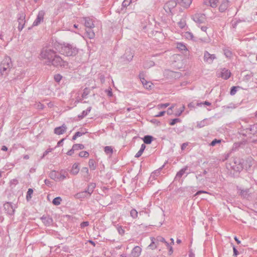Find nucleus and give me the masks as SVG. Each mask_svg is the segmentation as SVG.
Listing matches in <instances>:
<instances>
[{
    "label": "nucleus",
    "instance_id": "ea45409f",
    "mask_svg": "<svg viewBox=\"0 0 257 257\" xmlns=\"http://www.w3.org/2000/svg\"><path fill=\"white\" fill-rule=\"evenodd\" d=\"M220 142V140H217L215 139L211 142V145L212 146H214L216 143H219Z\"/></svg>",
    "mask_w": 257,
    "mask_h": 257
},
{
    "label": "nucleus",
    "instance_id": "f704fd0d",
    "mask_svg": "<svg viewBox=\"0 0 257 257\" xmlns=\"http://www.w3.org/2000/svg\"><path fill=\"white\" fill-rule=\"evenodd\" d=\"M236 91V87L235 86H233L231 88V91H230V94L231 95H234Z\"/></svg>",
    "mask_w": 257,
    "mask_h": 257
},
{
    "label": "nucleus",
    "instance_id": "4be33fe9",
    "mask_svg": "<svg viewBox=\"0 0 257 257\" xmlns=\"http://www.w3.org/2000/svg\"><path fill=\"white\" fill-rule=\"evenodd\" d=\"M170 104L168 103H165V104H158L157 106V108L158 109H165V108H166L167 107H168V106H169Z\"/></svg>",
    "mask_w": 257,
    "mask_h": 257
},
{
    "label": "nucleus",
    "instance_id": "c85d7f7f",
    "mask_svg": "<svg viewBox=\"0 0 257 257\" xmlns=\"http://www.w3.org/2000/svg\"><path fill=\"white\" fill-rule=\"evenodd\" d=\"M131 215L133 218H136L138 216V212L136 210L133 209L131 211Z\"/></svg>",
    "mask_w": 257,
    "mask_h": 257
},
{
    "label": "nucleus",
    "instance_id": "3c124183",
    "mask_svg": "<svg viewBox=\"0 0 257 257\" xmlns=\"http://www.w3.org/2000/svg\"><path fill=\"white\" fill-rule=\"evenodd\" d=\"M171 242L170 244L172 246V245L174 244V239L173 238H171Z\"/></svg>",
    "mask_w": 257,
    "mask_h": 257
},
{
    "label": "nucleus",
    "instance_id": "2f4dec72",
    "mask_svg": "<svg viewBox=\"0 0 257 257\" xmlns=\"http://www.w3.org/2000/svg\"><path fill=\"white\" fill-rule=\"evenodd\" d=\"M227 5L226 4H222L219 7V10L221 11H224L226 9Z\"/></svg>",
    "mask_w": 257,
    "mask_h": 257
},
{
    "label": "nucleus",
    "instance_id": "e433bc0d",
    "mask_svg": "<svg viewBox=\"0 0 257 257\" xmlns=\"http://www.w3.org/2000/svg\"><path fill=\"white\" fill-rule=\"evenodd\" d=\"M74 151L75 150H73V147H72V149L67 152V154L69 156H71L73 154Z\"/></svg>",
    "mask_w": 257,
    "mask_h": 257
},
{
    "label": "nucleus",
    "instance_id": "bb28decb",
    "mask_svg": "<svg viewBox=\"0 0 257 257\" xmlns=\"http://www.w3.org/2000/svg\"><path fill=\"white\" fill-rule=\"evenodd\" d=\"M87 34L90 39H92L94 37V33L92 32L90 29L87 31Z\"/></svg>",
    "mask_w": 257,
    "mask_h": 257
},
{
    "label": "nucleus",
    "instance_id": "f03ea898",
    "mask_svg": "<svg viewBox=\"0 0 257 257\" xmlns=\"http://www.w3.org/2000/svg\"><path fill=\"white\" fill-rule=\"evenodd\" d=\"M12 66L11 59L9 57H5L3 60L0 69L2 72H4L8 69H10Z\"/></svg>",
    "mask_w": 257,
    "mask_h": 257
},
{
    "label": "nucleus",
    "instance_id": "a18cd8bd",
    "mask_svg": "<svg viewBox=\"0 0 257 257\" xmlns=\"http://www.w3.org/2000/svg\"><path fill=\"white\" fill-rule=\"evenodd\" d=\"M233 252L235 256L236 257L238 253V251L235 247H233Z\"/></svg>",
    "mask_w": 257,
    "mask_h": 257
},
{
    "label": "nucleus",
    "instance_id": "5fc2aeb1",
    "mask_svg": "<svg viewBox=\"0 0 257 257\" xmlns=\"http://www.w3.org/2000/svg\"><path fill=\"white\" fill-rule=\"evenodd\" d=\"M89 242L91 244H92L93 246H95V243H94L93 241H91V240H89Z\"/></svg>",
    "mask_w": 257,
    "mask_h": 257
},
{
    "label": "nucleus",
    "instance_id": "cd10ccee",
    "mask_svg": "<svg viewBox=\"0 0 257 257\" xmlns=\"http://www.w3.org/2000/svg\"><path fill=\"white\" fill-rule=\"evenodd\" d=\"M62 76L60 74H56L54 76V79L57 82H60L62 79Z\"/></svg>",
    "mask_w": 257,
    "mask_h": 257
},
{
    "label": "nucleus",
    "instance_id": "dca6fc26",
    "mask_svg": "<svg viewBox=\"0 0 257 257\" xmlns=\"http://www.w3.org/2000/svg\"><path fill=\"white\" fill-rule=\"evenodd\" d=\"M145 148L146 146L144 144H142L140 151L136 154L135 157L137 158L140 157L142 155L143 152H144Z\"/></svg>",
    "mask_w": 257,
    "mask_h": 257
},
{
    "label": "nucleus",
    "instance_id": "de8ad7c7",
    "mask_svg": "<svg viewBox=\"0 0 257 257\" xmlns=\"http://www.w3.org/2000/svg\"><path fill=\"white\" fill-rule=\"evenodd\" d=\"M234 239L238 244L240 243V241H239L236 237H234Z\"/></svg>",
    "mask_w": 257,
    "mask_h": 257
},
{
    "label": "nucleus",
    "instance_id": "bf43d9fd",
    "mask_svg": "<svg viewBox=\"0 0 257 257\" xmlns=\"http://www.w3.org/2000/svg\"><path fill=\"white\" fill-rule=\"evenodd\" d=\"M25 159H28L29 157L28 156H26L25 157Z\"/></svg>",
    "mask_w": 257,
    "mask_h": 257
},
{
    "label": "nucleus",
    "instance_id": "58836bf2",
    "mask_svg": "<svg viewBox=\"0 0 257 257\" xmlns=\"http://www.w3.org/2000/svg\"><path fill=\"white\" fill-rule=\"evenodd\" d=\"M204 104L206 105H208V106H210V105H211V103H210L209 102H208V101H205V102H203V103H198V104H197V105H198V106H200V105H201V104Z\"/></svg>",
    "mask_w": 257,
    "mask_h": 257
},
{
    "label": "nucleus",
    "instance_id": "39448f33",
    "mask_svg": "<svg viewBox=\"0 0 257 257\" xmlns=\"http://www.w3.org/2000/svg\"><path fill=\"white\" fill-rule=\"evenodd\" d=\"M62 63L63 61L62 59L59 56L55 54V56L52 59L50 64L56 66H58L62 65Z\"/></svg>",
    "mask_w": 257,
    "mask_h": 257
},
{
    "label": "nucleus",
    "instance_id": "473e14b6",
    "mask_svg": "<svg viewBox=\"0 0 257 257\" xmlns=\"http://www.w3.org/2000/svg\"><path fill=\"white\" fill-rule=\"evenodd\" d=\"M174 106L173 105L171 107H169L167 111L168 114L171 115L173 113V109L174 108Z\"/></svg>",
    "mask_w": 257,
    "mask_h": 257
},
{
    "label": "nucleus",
    "instance_id": "aec40b11",
    "mask_svg": "<svg viewBox=\"0 0 257 257\" xmlns=\"http://www.w3.org/2000/svg\"><path fill=\"white\" fill-rule=\"evenodd\" d=\"M152 141V137L151 136H145L144 139V142L145 143L150 144Z\"/></svg>",
    "mask_w": 257,
    "mask_h": 257
},
{
    "label": "nucleus",
    "instance_id": "864d4df0",
    "mask_svg": "<svg viewBox=\"0 0 257 257\" xmlns=\"http://www.w3.org/2000/svg\"><path fill=\"white\" fill-rule=\"evenodd\" d=\"M65 178H66V177L64 175H61L60 176L59 178L61 179H64Z\"/></svg>",
    "mask_w": 257,
    "mask_h": 257
},
{
    "label": "nucleus",
    "instance_id": "4468645a",
    "mask_svg": "<svg viewBox=\"0 0 257 257\" xmlns=\"http://www.w3.org/2000/svg\"><path fill=\"white\" fill-rule=\"evenodd\" d=\"M164 244L167 247V248L168 249V255H172L173 252V247L171 246V245L170 244V243H169L168 242H167L166 241L164 242Z\"/></svg>",
    "mask_w": 257,
    "mask_h": 257
},
{
    "label": "nucleus",
    "instance_id": "603ef678",
    "mask_svg": "<svg viewBox=\"0 0 257 257\" xmlns=\"http://www.w3.org/2000/svg\"><path fill=\"white\" fill-rule=\"evenodd\" d=\"M63 141V139H62L61 141H60L59 142H58L57 143V146H59Z\"/></svg>",
    "mask_w": 257,
    "mask_h": 257
},
{
    "label": "nucleus",
    "instance_id": "49530a36",
    "mask_svg": "<svg viewBox=\"0 0 257 257\" xmlns=\"http://www.w3.org/2000/svg\"><path fill=\"white\" fill-rule=\"evenodd\" d=\"M2 150L3 151H7L8 148H7V147H6V146H3V147H2Z\"/></svg>",
    "mask_w": 257,
    "mask_h": 257
},
{
    "label": "nucleus",
    "instance_id": "79ce46f5",
    "mask_svg": "<svg viewBox=\"0 0 257 257\" xmlns=\"http://www.w3.org/2000/svg\"><path fill=\"white\" fill-rule=\"evenodd\" d=\"M52 150H53V149H51V148L47 149V150L45 152V153H44V155H47L48 153L52 152Z\"/></svg>",
    "mask_w": 257,
    "mask_h": 257
},
{
    "label": "nucleus",
    "instance_id": "1a4fd4ad",
    "mask_svg": "<svg viewBox=\"0 0 257 257\" xmlns=\"http://www.w3.org/2000/svg\"><path fill=\"white\" fill-rule=\"evenodd\" d=\"M79 164L78 163H74L71 169L70 170V173L73 175H76L78 173L79 171Z\"/></svg>",
    "mask_w": 257,
    "mask_h": 257
},
{
    "label": "nucleus",
    "instance_id": "ddd939ff",
    "mask_svg": "<svg viewBox=\"0 0 257 257\" xmlns=\"http://www.w3.org/2000/svg\"><path fill=\"white\" fill-rule=\"evenodd\" d=\"M192 4V0H182L180 5L182 7L187 8Z\"/></svg>",
    "mask_w": 257,
    "mask_h": 257
},
{
    "label": "nucleus",
    "instance_id": "37998d69",
    "mask_svg": "<svg viewBox=\"0 0 257 257\" xmlns=\"http://www.w3.org/2000/svg\"><path fill=\"white\" fill-rule=\"evenodd\" d=\"M201 193H208V192L204 191H199L195 194V195H199Z\"/></svg>",
    "mask_w": 257,
    "mask_h": 257
},
{
    "label": "nucleus",
    "instance_id": "6e6d98bb",
    "mask_svg": "<svg viewBox=\"0 0 257 257\" xmlns=\"http://www.w3.org/2000/svg\"><path fill=\"white\" fill-rule=\"evenodd\" d=\"M76 197H77V198H78L81 197V194H80V193L77 194L76 195Z\"/></svg>",
    "mask_w": 257,
    "mask_h": 257
},
{
    "label": "nucleus",
    "instance_id": "09e8293b",
    "mask_svg": "<svg viewBox=\"0 0 257 257\" xmlns=\"http://www.w3.org/2000/svg\"><path fill=\"white\" fill-rule=\"evenodd\" d=\"M184 173V171L182 170V171H180V172L177 175H180L181 176V175H182Z\"/></svg>",
    "mask_w": 257,
    "mask_h": 257
},
{
    "label": "nucleus",
    "instance_id": "c03bdc74",
    "mask_svg": "<svg viewBox=\"0 0 257 257\" xmlns=\"http://www.w3.org/2000/svg\"><path fill=\"white\" fill-rule=\"evenodd\" d=\"M187 146V144H186V143L183 144L181 146L182 150L185 149Z\"/></svg>",
    "mask_w": 257,
    "mask_h": 257
},
{
    "label": "nucleus",
    "instance_id": "a211bd4d",
    "mask_svg": "<svg viewBox=\"0 0 257 257\" xmlns=\"http://www.w3.org/2000/svg\"><path fill=\"white\" fill-rule=\"evenodd\" d=\"M104 152L107 154L111 155L113 152V149L110 146H106L104 148Z\"/></svg>",
    "mask_w": 257,
    "mask_h": 257
},
{
    "label": "nucleus",
    "instance_id": "8fccbe9b",
    "mask_svg": "<svg viewBox=\"0 0 257 257\" xmlns=\"http://www.w3.org/2000/svg\"><path fill=\"white\" fill-rule=\"evenodd\" d=\"M201 30L203 31H206V30H207V27H202L201 28Z\"/></svg>",
    "mask_w": 257,
    "mask_h": 257
},
{
    "label": "nucleus",
    "instance_id": "f8f14e48",
    "mask_svg": "<svg viewBox=\"0 0 257 257\" xmlns=\"http://www.w3.org/2000/svg\"><path fill=\"white\" fill-rule=\"evenodd\" d=\"M44 13L43 12H40L38 14L36 20L34 22V24L37 25L40 22H41L44 18Z\"/></svg>",
    "mask_w": 257,
    "mask_h": 257
},
{
    "label": "nucleus",
    "instance_id": "72a5a7b5",
    "mask_svg": "<svg viewBox=\"0 0 257 257\" xmlns=\"http://www.w3.org/2000/svg\"><path fill=\"white\" fill-rule=\"evenodd\" d=\"M89 165L90 168H92V169H94V161L93 160H90L89 161Z\"/></svg>",
    "mask_w": 257,
    "mask_h": 257
},
{
    "label": "nucleus",
    "instance_id": "c756f323",
    "mask_svg": "<svg viewBox=\"0 0 257 257\" xmlns=\"http://www.w3.org/2000/svg\"><path fill=\"white\" fill-rule=\"evenodd\" d=\"M157 240L158 244H159V243H164V242L166 241L165 238L161 236H158L157 238Z\"/></svg>",
    "mask_w": 257,
    "mask_h": 257
},
{
    "label": "nucleus",
    "instance_id": "680f3d73",
    "mask_svg": "<svg viewBox=\"0 0 257 257\" xmlns=\"http://www.w3.org/2000/svg\"><path fill=\"white\" fill-rule=\"evenodd\" d=\"M184 107L183 106V109H182V111H181V112L184 110Z\"/></svg>",
    "mask_w": 257,
    "mask_h": 257
},
{
    "label": "nucleus",
    "instance_id": "7c9ffc66",
    "mask_svg": "<svg viewBox=\"0 0 257 257\" xmlns=\"http://www.w3.org/2000/svg\"><path fill=\"white\" fill-rule=\"evenodd\" d=\"M180 122V119L178 118H175L171 120V121L170 123V124L171 125H174L177 122Z\"/></svg>",
    "mask_w": 257,
    "mask_h": 257
},
{
    "label": "nucleus",
    "instance_id": "f3484780",
    "mask_svg": "<svg viewBox=\"0 0 257 257\" xmlns=\"http://www.w3.org/2000/svg\"><path fill=\"white\" fill-rule=\"evenodd\" d=\"M72 147H73V150H75V151L82 150L84 148V145L82 144H75Z\"/></svg>",
    "mask_w": 257,
    "mask_h": 257
},
{
    "label": "nucleus",
    "instance_id": "4d7b16f0",
    "mask_svg": "<svg viewBox=\"0 0 257 257\" xmlns=\"http://www.w3.org/2000/svg\"><path fill=\"white\" fill-rule=\"evenodd\" d=\"M186 34V35H187L186 36H187L188 35H189V36H190V37L191 38H192V35H191V34L190 33L187 32Z\"/></svg>",
    "mask_w": 257,
    "mask_h": 257
},
{
    "label": "nucleus",
    "instance_id": "052dcab7",
    "mask_svg": "<svg viewBox=\"0 0 257 257\" xmlns=\"http://www.w3.org/2000/svg\"><path fill=\"white\" fill-rule=\"evenodd\" d=\"M74 27L75 28H77V26H76V25H74Z\"/></svg>",
    "mask_w": 257,
    "mask_h": 257
},
{
    "label": "nucleus",
    "instance_id": "f257e3e1",
    "mask_svg": "<svg viewBox=\"0 0 257 257\" xmlns=\"http://www.w3.org/2000/svg\"><path fill=\"white\" fill-rule=\"evenodd\" d=\"M55 56V52L51 50H43L40 54V58L47 64H50L52 59Z\"/></svg>",
    "mask_w": 257,
    "mask_h": 257
},
{
    "label": "nucleus",
    "instance_id": "412c9836",
    "mask_svg": "<svg viewBox=\"0 0 257 257\" xmlns=\"http://www.w3.org/2000/svg\"><path fill=\"white\" fill-rule=\"evenodd\" d=\"M79 156L81 158H88L89 153L86 151H81L79 153Z\"/></svg>",
    "mask_w": 257,
    "mask_h": 257
},
{
    "label": "nucleus",
    "instance_id": "5701e85b",
    "mask_svg": "<svg viewBox=\"0 0 257 257\" xmlns=\"http://www.w3.org/2000/svg\"><path fill=\"white\" fill-rule=\"evenodd\" d=\"M33 193V190L32 189L30 188L28 189V191L27 192V196H26L27 199L28 200H30L31 198V197H32L31 196H32Z\"/></svg>",
    "mask_w": 257,
    "mask_h": 257
},
{
    "label": "nucleus",
    "instance_id": "20e7f679",
    "mask_svg": "<svg viewBox=\"0 0 257 257\" xmlns=\"http://www.w3.org/2000/svg\"><path fill=\"white\" fill-rule=\"evenodd\" d=\"M142 248L139 246H135L131 251V257H139L142 252Z\"/></svg>",
    "mask_w": 257,
    "mask_h": 257
},
{
    "label": "nucleus",
    "instance_id": "b1692460",
    "mask_svg": "<svg viewBox=\"0 0 257 257\" xmlns=\"http://www.w3.org/2000/svg\"><path fill=\"white\" fill-rule=\"evenodd\" d=\"M218 3V0H209L210 6L212 8H215L217 6Z\"/></svg>",
    "mask_w": 257,
    "mask_h": 257
},
{
    "label": "nucleus",
    "instance_id": "0eeeda50",
    "mask_svg": "<svg viewBox=\"0 0 257 257\" xmlns=\"http://www.w3.org/2000/svg\"><path fill=\"white\" fill-rule=\"evenodd\" d=\"M177 5L175 1H170L167 3L165 6L164 9L166 12H171V9L175 8Z\"/></svg>",
    "mask_w": 257,
    "mask_h": 257
},
{
    "label": "nucleus",
    "instance_id": "a19ab883",
    "mask_svg": "<svg viewBox=\"0 0 257 257\" xmlns=\"http://www.w3.org/2000/svg\"><path fill=\"white\" fill-rule=\"evenodd\" d=\"M165 113V111H161L158 114H156L155 116L157 117L162 116L164 115Z\"/></svg>",
    "mask_w": 257,
    "mask_h": 257
},
{
    "label": "nucleus",
    "instance_id": "9b49d317",
    "mask_svg": "<svg viewBox=\"0 0 257 257\" xmlns=\"http://www.w3.org/2000/svg\"><path fill=\"white\" fill-rule=\"evenodd\" d=\"M231 73L229 71L225 69H222L221 72V77L224 79H227L230 76Z\"/></svg>",
    "mask_w": 257,
    "mask_h": 257
},
{
    "label": "nucleus",
    "instance_id": "4c0bfd02",
    "mask_svg": "<svg viewBox=\"0 0 257 257\" xmlns=\"http://www.w3.org/2000/svg\"><path fill=\"white\" fill-rule=\"evenodd\" d=\"M81 134L79 132H77L73 137V140H75L78 137L81 136Z\"/></svg>",
    "mask_w": 257,
    "mask_h": 257
},
{
    "label": "nucleus",
    "instance_id": "9d476101",
    "mask_svg": "<svg viewBox=\"0 0 257 257\" xmlns=\"http://www.w3.org/2000/svg\"><path fill=\"white\" fill-rule=\"evenodd\" d=\"M66 130V126L63 125L61 126L56 127L55 129V133L57 135H60L63 134Z\"/></svg>",
    "mask_w": 257,
    "mask_h": 257
},
{
    "label": "nucleus",
    "instance_id": "6ab92c4d",
    "mask_svg": "<svg viewBox=\"0 0 257 257\" xmlns=\"http://www.w3.org/2000/svg\"><path fill=\"white\" fill-rule=\"evenodd\" d=\"M62 199L60 197H58L54 198L53 200V204L55 205H59L60 204Z\"/></svg>",
    "mask_w": 257,
    "mask_h": 257
},
{
    "label": "nucleus",
    "instance_id": "a878e982",
    "mask_svg": "<svg viewBox=\"0 0 257 257\" xmlns=\"http://www.w3.org/2000/svg\"><path fill=\"white\" fill-rule=\"evenodd\" d=\"M117 231L119 234L121 235H123L124 234L125 231L124 229L121 226H118L117 227Z\"/></svg>",
    "mask_w": 257,
    "mask_h": 257
},
{
    "label": "nucleus",
    "instance_id": "7ed1b4c3",
    "mask_svg": "<svg viewBox=\"0 0 257 257\" xmlns=\"http://www.w3.org/2000/svg\"><path fill=\"white\" fill-rule=\"evenodd\" d=\"M60 52L66 56H71L75 53L76 50L69 45L63 46L61 47Z\"/></svg>",
    "mask_w": 257,
    "mask_h": 257
},
{
    "label": "nucleus",
    "instance_id": "423d86ee",
    "mask_svg": "<svg viewBox=\"0 0 257 257\" xmlns=\"http://www.w3.org/2000/svg\"><path fill=\"white\" fill-rule=\"evenodd\" d=\"M215 58V56L214 55L209 54L208 52H206L204 55V60L209 63H211Z\"/></svg>",
    "mask_w": 257,
    "mask_h": 257
},
{
    "label": "nucleus",
    "instance_id": "2eb2a0df",
    "mask_svg": "<svg viewBox=\"0 0 257 257\" xmlns=\"http://www.w3.org/2000/svg\"><path fill=\"white\" fill-rule=\"evenodd\" d=\"M85 25L87 28L91 29L94 27V24L91 20L85 19Z\"/></svg>",
    "mask_w": 257,
    "mask_h": 257
},
{
    "label": "nucleus",
    "instance_id": "6e6552de",
    "mask_svg": "<svg viewBox=\"0 0 257 257\" xmlns=\"http://www.w3.org/2000/svg\"><path fill=\"white\" fill-rule=\"evenodd\" d=\"M141 82H142L144 87L146 89L151 90L153 88V84L151 82L148 81L144 78L141 79Z\"/></svg>",
    "mask_w": 257,
    "mask_h": 257
},
{
    "label": "nucleus",
    "instance_id": "393cba45",
    "mask_svg": "<svg viewBox=\"0 0 257 257\" xmlns=\"http://www.w3.org/2000/svg\"><path fill=\"white\" fill-rule=\"evenodd\" d=\"M177 48L180 50H186V46L183 44L182 43H178L177 45Z\"/></svg>",
    "mask_w": 257,
    "mask_h": 257
},
{
    "label": "nucleus",
    "instance_id": "c9c22d12",
    "mask_svg": "<svg viewBox=\"0 0 257 257\" xmlns=\"http://www.w3.org/2000/svg\"><path fill=\"white\" fill-rule=\"evenodd\" d=\"M89 225V223L87 221L83 222L80 224L81 227L83 228Z\"/></svg>",
    "mask_w": 257,
    "mask_h": 257
},
{
    "label": "nucleus",
    "instance_id": "13d9d810",
    "mask_svg": "<svg viewBox=\"0 0 257 257\" xmlns=\"http://www.w3.org/2000/svg\"><path fill=\"white\" fill-rule=\"evenodd\" d=\"M181 240H180V239H177V242L178 243H181Z\"/></svg>",
    "mask_w": 257,
    "mask_h": 257
}]
</instances>
